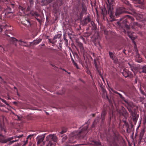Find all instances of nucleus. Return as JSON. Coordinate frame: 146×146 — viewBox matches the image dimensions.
Wrapping results in <instances>:
<instances>
[{
    "instance_id": "obj_1",
    "label": "nucleus",
    "mask_w": 146,
    "mask_h": 146,
    "mask_svg": "<svg viewBox=\"0 0 146 146\" xmlns=\"http://www.w3.org/2000/svg\"><path fill=\"white\" fill-rule=\"evenodd\" d=\"M88 125L86 123L81 130L71 133L68 138H67L66 136H65L62 139V142H65L66 145L74 146L70 145V144L75 143L76 139L83 138L88 132Z\"/></svg>"
},
{
    "instance_id": "obj_2",
    "label": "nucleus",
    "mask_w": 146,
    "mask_h": 146,
    "mask_svg": "<svg viewBox=\"0 0 146 146\" xmlns=\"http://www.w3.org/2000/svg\"><path fill=\"white\" fill-rule=\"evenodd\" d=\"M7 131V129L3 123H0V143H5L9 142V144H11L14 142L18 141L20 138L23 136V135L22 134L6 138L5 136L3 135V134H5Z\"/></svg>"
},
{
    "instance_id": "obj_3",
    "label": "nucleus",
    "mask_w": 146,
    "mask_h": 146,
    "mask_svg": "<svg viewBox=\"0 0 146 146\" xmlns=\"http://www.w3.org/2000/svg\"><path fill=\"white\" fill-rule=\"evenodd\" d=\"M9 27V26L6 24H5L3 25H0V32L4 31V33L5 34L9 37V38H7L8 40L10 41L11 43L15 44V45H16L17 42H18L20 45L24 46H27L28 44L27 42L22 41L21 40H18L14 37H10V36L7 34V32L9 31H7V30H6V31L5 30V29H7V27Z\"/></svg>"
},
{
    "instance_id": "obj_4",
    "label": "nucleus",
    "mask_w": 146,
    "mask_h": 146,
    "mask_svg": "<svg viewBox=\"0 0 146 146\" xmlns=\"http://www.w3.org/2000/svg\"><path fill=\"white\" fill-rule=\"evenodd\" d=\"M134 18L129 15H126L125 17L121 19L119 21L117 22L118 25L121 27H125L127 30L130 28V26L127 24V23L129 21H133L134 20Z\"/></svg>"
},
{
    "instance_id": "obj_5",
    "label": "nucleus",
    "mask_w": 146,
    "mask_h": 146,
    "mask_svg": "<svg viewBox=\"0 0 146 146\" xmlns=\"http://www.w3.org/2000/svg\"><path fill=\"white\" fill-rule=\"evenodd\" d=\"M1 1L0 2V9L1 10H3L4 11V13H5V15H7V14L10 13H12L14 12L13 9H12L14 8V5L13 4H11L8 5H6L5 8L4 7L5 6V4L2 5V3Z\"/></svg>"
},
{
    "instance_id": "obj_6",
    "label": "nucleus",
    "mask_w": 146,
    "mask_h": 146,
    "mask_svg": "<svg viewBox=\"0 0 146 146\" xmlns=\"http://www.w3.org/2000/svg\"><path fill=\"white\" fill-rule=\"evenodd\" d=\"M46 140L49 141L47 146H53L54 144L57 142V138L55 134H50L46 137Z\"/></svg>"
},
{
    "instance_id": "obj_7",
    "label": "nucleus",
    "mask_w": 146,
    "mask_h": 146,
    "mask_svg": "<svg viewBox=\"0 0 146 146\" xmlns=\"http://www.w3.org/2000/svg\"><path fill=\"white\" fill-rule=\"evenodd\" d=\"M107 2H106V4L108 13L110 14V17L113 18V6L114 4V0H107Z\"/></svg>"
},
{
    "instance_id": "obj_8",
    "label": "nucleus",
    "mask_w": 146,
    "mask_h": 146,
    "mask_svg": "<svg viewBox=\"0 0 146 146\" xmlns=\"http://www.w3.org/2000/svg\"><path fill=\"white\" fill-rule=\"evenodd\" d=\"M107 10H108V9H107ZM113 18L111 17H110V14L109 13L108 11H107L106 10V8L105 7H104L103 8H102V14L103 16V18H104L105 17H106V15H108V14L109 15L110 17V19H111V20L110 21H114L115 20V16L114 15V11L113 10Z\"/></svg>"
},
{
    "instance_id": "obj_9",
    "label": "nucleus",
    "mask_w": 146,
    "mask_h": 146,
    "mask_svg": "<svg viewBox=\"0 0 146 146\" xmlns=\"http://www.w3.org/2000/svg\"><path fill=\"white\" fill-rule=\"evenodd\" d=\"M127 12L125 8L124 7H120L117 9L115 15L117 17L123 13Z\"/></svg>"
},
{
    "instance_id": "obj_10",
    "label": "nucleus",
    "mask_w": 146,
    "mask_h": 146,
    "mask_svg": "<svg viewBox=\"0 0 146 146\" xmlns=\"http://www.w3.org/2000/svg\"><path fill=\"white\" fill-rule=\"evenodd\" d=\"M107 141L110 146L113 145L114 146H119L115 141L113 136H110V137H108Z\"/></svg>"
},
{
    "instance_id": "obj_11",
    "label": "nucleus",
    "mask_w": 146,
    "mask_h": 146,
    "mask_svg": "<svg viewBox=\"0 0 146 146\" xmlns=\"http://www.w3.org/2000/svg\"><path fill=\"white\" fill-rule=\"evenodd\" d=\"M108 53L110 58L114 62H115L117 60V58L115 55V52L113 51V52L109 51Z\"/></svg>"
},
{
    "instance_id": "obj_12",
    "label": "nucleus",
    "mask_w": 146,
    "mask_h": 146,
    "mask_svg": "<svg viewBox=\"0 0 146 146\" xmlns=\"http://www.w3.org/2000/svg\"><path fill=\"white\" fill-rule=\"evenodd\" d=\"M91 19L90 18V16L89 15L86 17H85L84 19L81 21V24L83 26L86 25L88 22L90 21Z\"/></svg>"
},
{
    "instance_id": "obj_13",
    "label": "nucleus",
    "mask_w": 146,
    "mask_h": 146,
    "mask_svg": "<svg viewBox=\"0 0 146 146\" xmlns=\"http://www.w3.org/2000/svg\"><path fill=\"white\" fill-rule=\"evenodd\" d=\"M45 134H44L42 135H38L37 137L36 141L37 144H39L43 141L45 137Z\"/></svg>"
},
{
    "instance_id": "obj_14",
    "label": "nucleus",
    "mask_w": 146,
    "mask_h": 146,
    "mask_svg": "<svg viewBox=\"0 0 146 146\" xmlns=\"http://www.w3.org/2000/svg\"><path fill=\"white\" fill-rule=\"evenodd\" d=\"M21 23L23 25L27 27H29L31 25L30 20L26 18H24V20L22 21Z\"/></svg>"
},
{
    "instance_id": "obj_15",
    "label": "nucleus",
    "mask_w": 146,
    "mask_h": 146,
    "mask_svg": "<svg viewBox=\"0 0 146 146\" xmlns=\"http://www.w3.org/2000/svg\"><path fill=\"white\" fill-rule=\"evenodd\" d=\"M123 3L127 5V8L129 9L130 10L133 12H134V9L132 8V7L129 2L127 0H121Z\"/></svg>"
},
{
    "instance_id": "obj_16",
    "label": "nucleus",
    "mask_w": 146,
    "mask_h": 146,
    "mask_svg": "<svg viewBox=\"0 0 146 146\" xmlns=\"http://www.w3.org/2000/svg\"><path fill=\"white\" fill-rule=\"evenodd\" d=\"M132 116L133 117V122L134 123V124L135 125L139 117V114H137L136 112L131 114Z\"/></svg>"
},
{
    "instance_id": "obj_17",
    "label": "nucleus",
    "mask_w": 146,
    "mask_h": 146,
    "mask_svg": "<svg viewBox=\"0 0 146 146\" xmlns=\"http://www.w3.org/2000/svg\"><path fill=\"white\" fill-rule=\"evenodd\" d=\"M127 33L128 35L129 36V37L133 40V42L134 43V44H135L134 46V48H136V50H137V48H136V44H135V41H134V40L135 39V38L134 36H133V35H132V34L129 31H127Z\"/></svg>"
},
{
    "instance_id": "obj_18",
    "label": "nucleus",
    "mask_w": 146,
    "mask_h": 146,
    "mask_svg": "<svg viewBox=\"0 0 146 146\" xmlns=\"http://www.w3.org/2000/svg\"><path fill=\"white\" fill-rule=\"evenodd\" d=\"M58 59V58L56 55L52 56L51 59L50 60V63H56Z\"/></svg>"
},
{
    "instance_id": "obj_19",
    "label": "nucleus",
    "mask_w": 146,
    "mask_h": 146,
    "mask_svg": "<svg viewBox=\"0 0 146 146\" xmlns=\"http://www.w3.org/2000/svg\"><path fill=\"white\" fill-rule=\"evenodd\" d=\"M122 74L125 77H127L130 74V72L126 69H125L122 72Z\"/></svg>"
},
{
    "instance_id": "obj_20",
    "label": "nucleus",
    "mask_w": 146,
    "mask_h": 146,
    "mask_svg": "<svg viewBox=\"0 0 146 146\" xmlns=\"http://www.w3.org/2000/svg\"><path fill=\"white\" fill-rule=\"evenodd\" d=\"M139 72L140 73H146V65L140 67L139 69Z\"/></svg>"
},
{
    "instance_id": "obj_21",
    "label": "nucleus",
    "mask_w": 146,
    "mask_h": 146,
    "mask_svg": "<svg viewBox=\"0 0 146 146\" xmlns=\"http://www.w3.org/2000/svg\"><path fill=\"white\" fill-rule=\"evenodd\" d=\"M92 144L97 146H100L101 145V142L99 140L96 141L93 140L92 141Z\"/></svg>"
},
{
    "instance_id": "obj_22",
    "label": "nucleus",
    "mask_w": 146,
    "mask_h": 146,
    "mask_svg": "<svg viewBox=\"0 0 146 146\" xmlns=\"http://www.w3.org/2000/svg\"><path fill=\"white\" fill-rule=\"evenodd\" d=\"M111 90L112 91V92H113V93L118 94V95L119 96V97H120V98L122 100H124V99H125L123 97V96H122V95L121 94H120L118 92H117L114 89H111Z\"/></svg>"
},
{
    "instance_id": "obj_23",
    "label": "nucleus",
    "mask_w": 146,
    "mask_h": 146,
    "mask_svg": "<svg viewBox=\"0 0 146 146\" xmlns=\"http://www.w3.org/2000/svg\"><path fill=\"white\" fill-rule=\"evenodd\" d=\"M137 54L135 56L136 58H137L136 61L138 62H140L141 61V58L140 57L139 54L137 53Z\"/></svg>"
},
{
    "instance_id": "obj_24",
    "label": "nucleus",
    "mask_w": 146,
    "mask_h": 146,
    "mask_svg": "<svg viewBox=\"0 0 146 146\" xmlns=\"http://www.w3.org/2000/svg\"><path fill=\"white\" fill-rule=\"evenodd\" d=\"M98 62V60L96 59H95L94 60V64L95 65V68H96V70L98 72L99 70L98 69V64L97 62Z\"/></svg>"
},
{
    "instance_id": "obj_25",
    "label": "nucleus",
    "mask_w": 146,
    "mask_h": 146,
    "mask_svg": "<svg viewBox=\"0 0 146 146\" xmlns=\"http://www.w3.org/2000/svg\"><path fill=\"white\" fill-rule=\"evenodd\" d=\"M122 115L124 117L125 119H127L128 116V113L127 111H123V112L122 113Z\"/></svg>"
},
{
    "instance_id": "obj_26",
    "label": "nucleus",
    "mask_w": 146,
    "mask_h": 146,
    "mask_svg": "<svg viewBox=\"0 0 146 146\" xmlns=\"http://www.w3.org/2000/svg\"><path fill=\"white\" fill-rule=\"evenodd\" d=\"M144 130H142L140 133L139 137V140H142L143 137V136L144 133Z\"/></svg>"
},
{
    "instance_id": "obj_27",
    "label": "nucleus",
    "mask_w": 146,
    "mask_h": 146,
    "mask_svg": "<svg viewBox=\"0 0 146 146\" xmlns=\"http://www.w3.org/2000/svg\"><path fill=\"white\" fill-rule=\"evenodd\" d=\"M91 25L92 26V29L93 30H96L97 29V27L96 24H95L93 21H91Z\"/></svg>"
},
{
    "instance_id": "obj_28",
    "label": "nucleus",
    "mask_w": 146,
    "mask_h": 146,
    "mask_svg": "<svg viewBox=\"0 0 146 146\" xmlns=\"http://www.w3.org/2000/svg\"><path fill=\"white\" fill-rule=\"evenodd\" d=\"M42 3L43 5H46L50 3V2L48 0H43L42 1Z\"/></svg>"
},
{
    "instance_id": "obj_29",
    "label": "nucleus",
    "mask_w": 146,
    "mask_h": 146,
    "mask_svg": "<svg viewBox=\"0 0 146 146\" xmlns=\"http://www.w3.org/2000/svg\"><path fill=\"white\" fill-rule=\"evenodd\" d=\"M19 9L20 12L21 11L22 12H24L25 9V7H22L21 5L19 6Z\"/></svg>"
},
{
    "instance_id": "obj_30",
    "label": "nucleus",
    "mask_w": 146,
    "mask_h": 146,
    "mask_svg": "<svg viewBox=\"0 0 146 146\" xmlns=\"http://www.w3.org/2000/svg\"><path fill=\"white\" fill-rule=\"evenodd\" d=\"M33 16H35V18L38 21H39L40 20L38 19L37 17L39 16V15L36 12H35L33 14Z\"/></svg>"
},
{
    "instance_id": "obj_31",
    "label": "nucleus",
    "mask_w": 146,
    "mask_h": 146,
    "mask_svg": "<svg viewBox=\"0 0 146 146\" xmlns=\"http://www.w3.org/2000/svg\"><path fill=\"white\" fill-rule=\"evenodd\" d=\"M61 34H58L57 35H55L53 38V39L54 40H56L57 39H58L60 38L61 36Z\"/></svg>"
},
{
    "instance_id": "obj_32",
    "label": "nucleus",
    "mask_w": 146,
    "mask_h": 146,
    "mask_svg": "<svg viewBox=\"0 0 146 146\" xmlns=\"http://www.w3.org/2000/svg\"><path fill=\"white\" fill-rule=\"evenodd\" d=\"M67 131V129L66 128H63L62 130V131L60 132V135H62L64 133H65ZM61 137H62L63 136L62 135H60Z\"/></svg>"
},
{
    "instance_id": "obj_33",
    "label": "nucleus",
    "mask_w": 146,
    "mask_h": 146,
    "mask_svg": "<svg viewBox=\"0 0 146 146\" xmlns=\"http://www.w3.org/2000/svg\"><path fill=\"white\" fill-rule=\"evenodd\" d=\"M119 135H117L116 134H114L113 137L114 139H115V141H117L119 139Z\"/></svg>"
},
{
    "instance_id": "obj_34",
    "label": "nucleus",
    "mask_w": 146,
    "mask_h": 146,
    "mask_svg": "<svg viewBox=\"0 0 146 146\" xmlns=\"http://www.w3.org/2000/svg\"><path fill=\"white\" fill-rule=\"evenodd\" d=\"M57 5L61 6L62 5V0H57Z\"/></svg>"
},
{
    "instance_id": "obj_35",
    "label": "nucleus",
    "mask_w": 146,
    "mask_h": 146,
    "mask_svg": "<svg viewBox=\"0 0 146 146\" xmlns=\"http://www.w3.org/2000/svg\"><path fill=\"white\" fill-rule=\"evenodd\" d=\"M133 25L131 26V28L133 29H135V26H138V24L137 22H133Z\"/></svg>"
},
{
    "instance_id": "obj_36",
    "label": "nucleus",
    "mask_w": 146,
    "mask_h": 146,
    "mask_svg": "<svg viewBox=\"0 0 146 146\" xmlns=\"http://www.w3.org/2000/svg\"><path fill=\"white\" fill-rule=\"evenodd\" d=\"M136 3H138L139 4H142L143 0H133Z\"/></svg>"
},
{
    "instance_id": "obj_37",
    "label": "nucleus",
    "mask_w": 146,
    "mask_h": 146,
    "mask_svg": "<svg viewBox=\"0 0 146 146\" xmlns=\"http://www.w3.org/2000/svg\"><path fill=\"white\" fill-rule=\"evenodd\" d=\"M49 42L52 44H54L56 42H57L56 40H54V39H53L52 40H51L50 39H48Z\"/></svg>"
},
{
    "instance_id": "obj_38",
    "label": "nucleus",
    "mask_w": 146,
    "mask_h": 146,
    "mask_svg": "<svg viewBox=\"0 0 146 146\" xmlns=\"http://www.w3.org/2000/svg\"><path fill=\"white\" fill-rule=\"evenodd\" d=\"M63 38L64 40L65 41V44L66 45H68V40L66 38L65 36L64 35H63Z\"/></svg>"
},
{
    "instance_id": "obj_39",
    "label": "nucleus",
    "mask_w": 146,
    "mask_h": 146,
    "mask_svg": "<svg viewBox=\"0 0 146 146\" xmlns=\"http://www.w3.org/2000/svg\"><path fill=\"white\" fill-rule=\"evenodd\" d=\"M128 64L130 66L131 68V69L132 70V69L133 68V64L132 62H129L128 63Z\"/></svg>"
},
{
    "instance_id": "obj_40",
    "label": "nucleus",
    "mask_w": 146,
    "mask_h": 146,
    "mask_svg": "<svg viewBox=\"0 0 146 146\" xmlns=\"http://www.w3.org/2000/svg\"><path fill=\"white\" fill-rule=\"evenodd\" d=\"M42 40V39H38V40L36 41L35 42H34V44H38Z\"/></svg>"
},
{
    "instance_id": "obj_41",
    "label": "nucleus",
    "mask_w": 146,
    "mask_h": 146,
    "mask_svg": "<svg viewBox=\"0 0 146 146\" xmlns=\"http://www.w3.org/2000/svg\"><path fill=\"white\" fill-rule=\"evenodd\" d=\"M106 114V112L105 111H103L101 115V117H105Z\"/></svg>"
},
{
    "instance_id": "obj_42",
    "label": "nucleus",
    "mask_w": 146,
    "mask_h": 146,
    "mask_svg": "<svg viewBox=\"0 0 146 146\" xmlns=\"http://www.w3.org/2000/svg\"><path fill=\"white\" fill-rule=\"evenodd\" d=\"M79 46L81 50H83L84 49V47L83 46V44L81 43H79Z\"/></svg>"
},
{
    "instance_id": "obj_43",
    "label": "nucleus",
    "mask_w": 146,
    "mask_h": 146,
    "mask_svg": "<svg viewBox=\"0 0 146 146\" xmlns=\"http://www.w3.org/2000/svg\"><path fill=\"white\" fill-rule=\"evenodd\" d=\"M128 111H129V112H130L131 113V115L132 114H133V113H134L135 112H136L135 111H133L130 108H128Z\"/></svg>"
},
{
    "instance_id": "obj_44",
    "label": "nucleus",
    "mask_w": 146,
    "mask_h": 146,
    "mask_svg": "<svg viewBox=\"0 0 146 146\" xmlns=\"http://www.w3.org/2000/svg\"><path fill=\"white\" fill-rule=\"evenodd\" d=\"M72 62L73 63V65L77 69H79V67L78 66L77 64L74 61V62Z\"/></svg>"
},
{
    "instance_id": "obj_45",
    "label": "nucleus",
    "mask_w": 146,
    "mask_h": 146,
    "mask_svg": "<svg viewBox=\"0 0 146 146\" xmlns=\"http://www.w3.org/2000/svg\"><path fill=\"white\" fill-rule=\"evenodd\" d=\"M34 134L30 135L28 136L27 137V139H31L32 137L33 136Z\"/></svg>"
},
{
    "instance_id": "obj_46",
    "label": "nucleus",
    "mask_w": 146,
    "mask_h": 146,
    "mask_svg": "<svg viewBox=\"0 0 146 146\" xmlns=\"http://www.w3.org/2000/svg\"><path fill=\"white\" fill-rule=\"evenodd\" d=\"M140 92L141 94H143V95L145 96L146 98V94L142 90L140 89Z\"/></svg>"
},
{
    "instance_id": "obj_47",
    "label": "nucleus",
    "mask_w": 146,
    "mask_h": 146,
    "mask_svg": "<svg viewBox=\"0 0 146 146\" xmlns=\"http://www.w3.org/2000/svg\"><path fill=\"white\" fill-rule=\"evenodd\" d=\"M1 100L5 104L7 105H8V103L5 100H4L3 99H1Z\"/></svg>"
},
{
    "instance_id": "obj_48",
    "label": "nucleus",
    "mask_w": 146,
    "mask_h": 146,
    "mask_svg": "<svg viewBox=\"0 0 146 146\" xmlns=\"http://www.w3.org/2000/svg\"><path fill=\"white\" fill-rule=\"evenodd\" d=\"M28 142V139H27V138L26 139V140L24 142V143L23 145V146H25L27 144Z\"/></svg>"
},
{
    "instance_id": "obj_49",
    "label": "nucleus",
    "mask_w": 146,
    "mask_h": 146,
    "mask_svg": "<svg viewBox=\"0 0 146 146\" xmlns=\"http://www.w3.org/2000/svg\"><path fill=\"white\" fill-rule=\"evenodd\" d=\"M104 34L105 35H108V32L107 30H106V29L104 30Z\"/></svg>"
},
{
    "instance_id": "obj_50",
    "label": "nucleus",
    "mask_w": 146,
    "mask_h": 146,
    "mask_svg": "<svg viewBox=\"0 0 146 146\" xmlns=\"http://www.w3.org/2000/svg\"><path fill=\"white\" fill-rule=\"evenodd\" d=\"M126 131L128 133L129 132V130L130 129V128H129V125L127 126L126 127Z\"/></svg>"
},
{
    "instance_id": "obj_51",
    "label": "nucleus",
    "mask_w": 146,
    "mask_h": 146,
    "mask_svg": "<svg viewBox=\"0 0 146 146\" xmlns=\"http://www.w3.org/2000/svg\"><path fill=\"white\" fill-rule=\"evenodd\" d=\"M86 9H85L84 8H83L82 10V12L84 13L86 11Z\"/></svg>"
},
{
    "instance_id": "obj_52",
    "label": "nucleus",
    "mask_w": 146,
    "mask_h": 146,
    "mask_svg": "<svg viewBox=\"0 0 146 146\" xmlns=\"http://www.w3.org/2000/svg\"><path fill=\"white\" fill-rule=\"evenodd\" d=\"M70 57H71V60L72 61V62H74V60L73 59L72 56V55L71 54V53H70Z\"/></svg>"
},
{
    "instance_id": "obj_53",
    "label": "nucleus",
    "mask_w": 146,
    "mask_h": 146,
    "mask_svg": "<svg viewBox=\"0 0 146 146\" xmlns=\"http://www.w3.org/2000/svg\"><path fill=\"white\" fill-rule=\"evenodd\" d=\"M29 1L31 4H33V0H29Z\"/></svg>"
},
{
    "instance_id": "obj_54",
    "label": "nucleus",
    "mask_w": 146,
    "mask_h": 146,
    "mask_svg": "<svg viewBox=\"0 0 146 146\" xmlns=\"http://www.w3.org/2000/svg\"><path fill=\"white\" fill-rule=\"evenodd\" d=\"M50 63V65L54 68L56 67L54 65L52 64V63Z\"/></svg>"
},
{
    "instance_id": "obj_55",
    "label": "nucleus",
    "mask_w": 146,
    "mask_h": 146,
    "mask_svg": "<svg viewBox=\"0 0 146 146\" xmlns=\"http://www.w3.org/2000/svg\"><path fill=\"white\" fill-rule=\"evenodd\" d=\"M124 125H125L126 127L127 126L129 125L128 124V123L127 122L126 123H125Z\"/></svg>"
},
{
    "instance_id": "obj_56",
    "label": "nucleus",
    "mask_w": 146,
    "mask_h": 146,
    "mask_svg": "<svg viewBox=\"0 0 146 146\" xmlns=\"http://www.w3.org/2000/svg\"><path fill=\"white\" fill-rule=\"evenodd\" d=\"M124 125H125L126 127L127 126L129 125L128 124V123L127 122L126 123H125Z\"/></svg>"
},
{
    "instance_id": "obj_57",
    "label": "nucleus",
    "mask_w": 146,
    "mask_h": 146,
    "mask_svg": "<svg viewBox=\"0 0 146 146\" xmlns=\"http://www.w3.org/2000/svg\"><path fill=\"white\" fill-rule=\"evenodd\" d=\"M87 36H90L91 34V33L90 32H87Z\"/></svg>"
},
{
    "instance_id": "obj_58",
    "label": "nucleus",
    "mask_w": 146,
    "mask_h": 146,
    "mask_svg": "<svg viewBox=\"0 0 146 146\" xmlns=\"http://www.w3.org/2000/svg\"><path fill=\"white\" fill-rule=\"evenodd\" d=\"M83 16V13L81 12L80 14V16L81 17H82Z\"/></svg>"
},
{
    "instance_id": "obj_59",
    "label": "nucleus",
    "mask_w": 146,
    "mask_h": 146,
    "mask_svg": "<svg viewBox=\"0 0 146 146\" xmlns=\"http://www.w3.org/2000/svg\"><path fill=\"white\" fill-rule=\"evenodd\" d=\"M101 118H102V121H103L104 120V119H105L104 117H101Z\"/></svg>"
},
{
    "instance_id": "obj_60",
    "label": "nucleus",
    "mask_w": 146,
    "mask_h": 146,
    "mask_svg": "<svg viewBox=\"0 0 146 146\" xmlns=\"http://www.w3.org/2000/svg\"><path fill=\"white\" fill-rule=\"evenodd\" d=\"M59 46L61 48H62V44L61 43H59Z\"/></svg>"
},
{
    "instance_id": "obj_61",
    "label": "nucleus",
    "mask_w": 146,
    "mask_h": 146,
    "mask_svg": "<svg viewBox=\"0 0 146 146\" xmlns=\"http://www.w3.org/2000/svg\"><path fill=\"white\" fill-rule=\"evenodd\" d=\"M143 141H142V140H139V141L138 142V144H140L141 143V142H143Z\"/></svg>"
},
{
    "instance_id": "obj_62",
    "label": "nucleus",
    "mask_w": 146,
    "mask_h": 146,
    "mask_svg": "<svg viewBox=\"0 0 146 146\" xmlns=\"http://www.w3.org/2000/svg\"><path fill=\"white\" fill-rule=\"evenodd\" d=\"M126 120H126H123V121L124 122V123H126L127 122Z\"/></svg>"
},
{
    "instance_id": "obj_63",
    "label": "nucleus",
    "mask_w": 146,
    "mask_h": 146,
    "mask_svg": "<svg viewBox=\"0 0 146 146\" xmlns=\"http://www.w3.org/2000/svg\"><path fill=\"white\" fill-rule=\"evenodd\" d=\"M95 123V121H94L93 123V124L92 125V127H94V124Z\"/></svg>"
},
{
    "instance_id": "obj_64",
    "label": "nucleus",
    "mask_w": 146,
    "mask_h": 146,
    "mask_svg": "<svg viewBox=\"0 0 146 146\" xmlns=\"http://www.w3.org/2000/svg\"><path fill=\"white\" fill-rule=\"evenodd\" d=\"M125 51H126V50L125 49H124L123 51V53L124 54H125Z\"/></svg>"
}]
</instances>
